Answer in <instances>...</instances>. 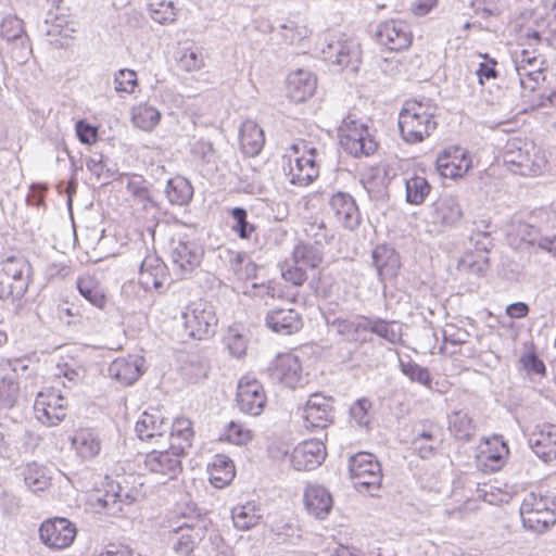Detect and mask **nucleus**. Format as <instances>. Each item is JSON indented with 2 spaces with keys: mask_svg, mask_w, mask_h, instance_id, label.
<instances>
[{
  "mask_svg": "<svg viewBox=\"0 0 556 556\" xmlns=\"http://www.w3.org/2000/svg\"><path fill=\"white\" fill-rule=\"evenodd\" d=\"M67 402L54 388L38 393L34 409L39 421L47 426H56L66 417Z\"/></svg>",
  "mask_w": 556,
  "mask_h": 556,
  "instance_id": "obj_13",
  "label": "nucleus"
},
{
  "mask_svg": "<svg viewBox=\"0 0 556 556\" xmlns=\"http://www.w3.org/2000/svg\"><path fill=\"white\" fill-rule=\"evenodd\" d=\"M86 167L97 178H112L116 170L110 167L106 163V159L101 153L94 152L86 161Z\"/></svg>",
  "mask_w": 556,
  "mask_h": 556,
  "instance_id": "obj_57",
  "label": "nucleus"
},
{
  "mask_svg": "<svg viewBox=\"0 0 556 556\" xmlns=\"http://www.w3.org/2000/svg\"><path fill=\"white\" fill-rule=\"evenodd\" d=\"M371 258L380 281L397 276L401 261L394 248L389 244H379L372 250Z\"/></svg>",
  "mask_w": 556,
  "mask_h": 556,
  "instance_id": "obj_27",
  "label": "nucleus"
},
{
  "mask_svg": "<svg viewBox=\"0 0 556 556\" xmlns=\"http://www.w3.org/2000/svg\"><path fill=\"white\" fill-rule=\"evenodd\" d=\"M268 375L273 381L282 383L288 388H295L304 382L301 362L292 353L279 354L270 363Z\"/></svg>",
  "mask_w": 556,
  "mask_h": 556,
  "instance_id": "obj_14",
  "label": "nucleus"
},
{
  "mask_svg": "<svg viewBox=\"0 0 556 556\" xmlns=\"http://www.w3.org/2000/svg\"><path fill=\"white\" fill-rule=\"evenodd\" d=\"M207 470L211 483L218 489L229 484L236 475L233 462L224 454L215 455L208 464Z\"/></svg>",
  "mask_w": 556,
  "mask_h": 556,
  "instance_id": "obj_37",
  "label": "nucleus"
},
{
  "mask_svg": "<svg viewBox=\"0 0 556 556\" xmlns=\"http://www.w3.org/2000/svg\"><path fill=\"white\" fill-rule=\"evenodd\" d=\"M210 526V519H198L191 526L188 523H169L167 527L168 542L176 553L189 555L195 544L205 538Z\"/></svg>",
  "mask_w": 556,
  "mask_h": 556,
  "instance_id": "obj_11",
  "label": "nucleus"
},
{
  "mask_svg": "<svg viewBox=\"0 0 556 556\" xmlns=\"http://www.w3.org/2000/svg\"><path fill=\"white\" fill-rule=\"evenodd\" d=\"M166 198L173 205H187L193 197V188L188 179L176 176L167 181Z\"/></svg>",
  "mask_w": 556,
  "mask_h": 556,
  "instance_id": "obj_41",
  "label": "nucleus"
},
{
  "mask_svg": "<svg viewBox=\"0 0 556 556\" xmlns=\"http://www.w3.org/2000/svg\"><path fill=\"white\" fill-rule=\"evenodd\" d=\"M191 154L194 159L199 160L207 167V170H215L217 168V152L210 140L199 139L191 148Z\"/></svg>",
  "mask_w": 556,
  "mask_h": 556,
  "instance_id": "obj_48",
  "label": "nucleus"
},
{
  "mask_svg": "<svg viewBox=\"0 0 556 556\" xmlns=\"http://www.w3.org/2000/svg\"><path fill=\"white\" fill-rule=\"evenodd\" d=\"M132 123L142 130H152L161 119V113L152 105L140 103L132 109Z\"/></svg>",
  "mask_w": 556,
  "mask_h": 556,
  "instance_id": "obj_45",
  "label": "nucleus"
},
{
  "mask_svg": "<svg viewBox=\"0 0 556 556\" xmlns=\"http://www.w3.org/2000/svg\"><path fill=\"white\" fill-rule=\"evenodd\" d=\"M503 162L509 172L525 177H535L543 173L546 159L532 142L514 138L506 143Z\"/></svg>",
  "mask_w": 556,
  "mask_h": 556,
  "instance_id": "obj_2",
  "label": "nucleus"
},
{
  "mask_svg": "<svg viewBox=\"0 0 556 556\" xmlns=\"http://www.w3.org/2000/svg\"><path fill=\"white\" fill-rule=\"evenodd\" d=\"M350 477L359 492L374 495L380 489L382 472L381 466L375 455L359 452L349 459Z\"/></svg>",
  "mask_w": 556,
  "mask_h": 556,
  "instance_id": "obj_7",
  "label": "nucleus"
},
{
  "mask_svg": "<svg viewBox=\"0 0 556 556\" xmlns=\"http://www.w3.org/2000/svg\"><path fill=\"white\" fill-rule=\"evenodd\" d=\"M333 399L321 393L312 394L303 408L306 427L325 429L333 422Z\"/></svg>",
  "mask_w": 556,
  "mask_h": 556,
  "instance_id": "obj_18",
  "label": "nucleus"
},
{
  "mask_svg": "<svg viewBox=\"0 0 556 556\" xmlns=\"http://www.w3.org/2000/svg\"><path fill=\"white\" fill-rule=\"evenodd\" d=\"M168 431L172 448L186 454V451L192 446L194 435L191 421L184 417L176 418L169 421Z\"/></svg>",
  "mask_w": 556,
  "mask_h": 556,
  "instance_id": "obj_38",
  "label": "nucleus"
},
{
  "mask_svg": "<svg viewBox=\"0 0 556 556\" xmlns=\"http://www.w3.org/2000/svg\"><path fill=\"white\" fill-rule=\"evenodd\" d=\"M143 358L129 355L113 361L109 366V375L123 386H130L143 374Z\"/></svg>",
  "mask_w": 556,
  "mask_h": 556,
  "instance_id": "obj_28",
  "label": "nucleus"
},
{
  "mask_svg": "<svg viewBox=\"0 0 556 556\" xmlns=\"http://www.w3.org/2000/svg\"><path fill=\"white\" fill-rule=\"evenodd\" d=\"M332 496L330 492L321 485H309L304 493V505L309 515L316 519L327 518L332 509Z\"/></svg>",
  "mask_w": 556,
  "mask_h": 556,
  "instance_id": "obj_31",
  "label": "nucleus"
},
{
  "mask_svg": "<svg viewBox=\"0 0 556 556\" xmlns=\"http://www.w3.org/2000/svg\"><path fill=\"white\" fill-rule=\"evenodd\" d=\"M219 257L227 261L229 269L239 280H248L256 276L257 265L245 252L223 249L219 250Z\"/></svg>",
  "mask_w": 556,
  "mask_h": 556,
  "instance_id": "obj_33",
  "label": "nucleus"
},
{
  "mask_svg": "<svg viewBox=\"0 0 556 556\" xmlns=\"http://www.w3.org/2000/svg\"><path fill=\"white\" fill-rule=\"evenodd\" d=\"M223 438L229 443L242 445L251 440V432L242 425L231 421L225 428Z\"/></svg>",
  "mask_w": 556,
  "mask_h": 556,
  "instance_id": "obj_59",
  "label": "nucleus"
},
{
  "mask_svg": "<svg viewBox=\"0 0 556 556\" xmlns=\"http://www.w3.org/2000/svg\"><path fill=\"white\" fill-rule=\"evenodd\" d=\"M438 106L433 100L421 98L405 102L399 114V128L404 141L418 143L437 129Z\"/></svg>",
  "mask_w": 556,
  "mask_h": 556,
  "instance_id": "obj_1",
  "label": "nucleus"
},
{
  "mask_svg": "<svg viewBox=\"0 0 556 556\" xmlns=\"http://www.w3.org/2000/svg\"><path fill=\"white\" fill-rule=\"evenodd\" d=\"M266 326L274 332L289 336L298 332L302 326L301 315L293 308H274L266 314Z\"/></svg>",
  "mask_w": 556,
  "mask_h": 556,
  "instance_id": "obj_26",
  "label": "nucleus"
},
{
  "mask_svg": "<svg viewBox=\"0 0 556 556\" xmlns=\"http://www.w3.org/2000/svg\"><path fill=\"white\" fill-rule=\"evenodd\" d=\"M519 77L520 86L531 91L535 90L542 80L545 79L543 68H526L523 65L515 66Z\"/></svg>",
  "mask_w": 556,
  "mask_h": 556,
  "instance_id": "obj_55",
  "label": "nucleus"
},
{
  "mask_svg": "<svg viewBox=\"0 0 556 556\" xmlns=\"http://www.w3.org/2000/svg\"><path fill=\"white\" fill-rule=\"evenodd\" d=\"M177 55V65L184 72L200 71L204 66L202 49L194 43L182 46Z\"/></svg>",
  "mask_w": 556,
  "mask_h": 556,
  "instance_id": "obj_43",
  "label": "nucleus"
},
{
  "mask_svg": "<svg viewBox=\"0 0 556 556\" xmlns=\"http://www.w3.org/2000/svg\"><path fill=\"white\" fill-rule=\"evenodd\" d=\"M232 218L231 230L238 235L240 239L248 240L255 232L256 226L248 220V211L244 207H233L229 212Z\"/></svg>",
  "mask_w": 556,
  "mask_h": 556,
  "instance_id": "obj_51",
  "label": "nucleus"
},
{
  "mask_svg": "<svg viewBox=\"0 0 556 556\" xmlns=\"http://www.w3.org/2000/svg\"><path fill=\"white\" fill-rule=\"evenodd\" d=\"M448 430L459 441H470L476 433V425L466 410H454L448 417Z\"/></svg>",
  "mask_w": 556,
  "mask_h": 556,
  "instance_id": "obj_39",
  "label": "nucleus"
},
{
  "mask_svg": "<svg viewBox=\"0 0 556 556\" xmlns=\"http://www.w3.org/2000/svg\"><path fill=\"white\" fill-rule=\"evenodd\" d=\"M315 89L316 78L307 71L299 70L288 76L287 94L293 102L300 103L307 100Z\"/></svg>",
  "mask_w": 556,
  "mask_h": 556,
  "instance_id": "obj_32",
  "label": "nucleus"
},
{
  "mask_svg": "<svg viewBox=\"0 0 556 556\" xmlns=\"http://www.w3.org/2000/svg\"><path fill=\"white\" fill-rule=\"evenodd\" d=\"M116 91L131 92L137 84V75L134 71L119 70L114 78Z\"/></svg>",
  "mask_w": 556,
  "mask_h": 556,
  "instance_id": "obj_61",
  "label": "nucleus"
},
{
  "mask_svg": "<svg viewBox=\"0 0 556 556\" xmlns=\"http://www.w3.org/2000/svg\"><path fill=\"white\" fill-rule=\"evenodd\" d=\"M56 375L67 380L68 384L64 381L62 382L64 387L72 388L85 379L86 368L81 364L72 359L71 362L59 363Z\"/></svg>",
  "mask_w": 556,
  "mask_h": 556,
  "instance_id": "obj_52",
  "label": "nucleus"
},
{
  "mask_svg": "<svg viewBox=\"0 0 556 556\" xmlns=\"http://www.w3.org/2000/svg\"><path fill=\"white\" fill-rule=\"evenodd\" d=\"M555 509L554 501L531 492L526 495L520 506V516Z\"/></svg>",
  "mask_w": 556,
  "mask_h": 556,
  "instance_id": "obj_54",
  "label": "nucleus"
},
{
  "mask_svg": "<svg viewBox=\"0 0 556 556\" xmlns=\"http://www.w3.org/2000/svg\"><path fill=\"white\" fill-rule=\"evenodd\" d=\"M76 135L81 143L92 144L98 138V130L84 119L76 123Z\"/></svg>",
  "mask_w": 556,
  "mask_h": 556,
  "instance_id": "obj_63",
  "label": "nucleus"
},
{
  "mask_svg": "<svg viewBox=\"0 0 556 556\" xmlns=\"http://www.w3.org/2000/svg\"><path fill=\"white\" fill-rule=\"evenodd\" d=\"M168 280L166 264L155 254H148L141 262L139 282L146 289L161 290Z\"/></svg>",
  "mask_w": 556,
  "mask_h": 556,
  "instance_id": "obj_24",
  "label": "nucleus"
},
{
  "mask_svg": "<svg viewBox=\"0 0 556 556\" xmlns=\"http://www.w3.org/2000/svg\"><path fill=\"white\" fill-rule=\"evenodd\" d=\"M72 445L81 459H93L99 455L102 445L99 430L96 428L77 429L72 438Z\"/></svg>",
  "mask_w": 556,
  "mask_h": 556,
  "instance_id": "obj_30",
  "label": "nucleus"
},
{
  "mask_svg": "<svg viewBox=\"0 0 556 556\" xmlns=\"http://www.w3.org/2000/svg\"><path fill=\"white\" fill-rule=\"evenodd\" d=\"M437 168L445 178H460L471 168V159L467 149L458 146L446 148L437 157Z\"/></svg>",
  "mask_w": 556,
  "mask_h": 556,
  "instance_id": "obj_16",
  "label": "nucleus"
},
{
  "mask_svg": "<svg viewBox=\"0 0 556 556\" xmlns=\"http://www.w3.org/2000/svg\"><path fill=\"white\" fill-rule=\"evenodd\" d=\"M293 262L299 264L305 270L306 268L316 269L323 262L320 251L308 244L296 245L293 250Z\"/></svg>",
  "mask_w": 556,
  "mask_h": 556,
  "instance_id": "obj_49",
  "label": "nucleus"
},
{
  "mask_svg": "<svg viewBox=\"0 0 556 556\" xmlns=\"http://www.w3.org/2000/svg\"><path fill=\"white\" fill-rule=\"evenodd\" d=\"M399 367L401 372L406 376L412 382L419 383L425 388L432 390L433 379L427 367H422L407 357L406 359H399Z\"/></svg>",
  "mask_w": 556,
  "mask_h": 556,
  "instance_id": "obj_44",
  "label": "nucleus"
},
{
  "mask_svg": "<svg viewBox=\"0 0 556 556\" xmlns=\"http://www.w3.org/2000/svg\"><path fill=\"white\" fill-rule=\"evenodd\" d=\"M325 457V444L320 440H307L294 447L291 464L299 471L313 470L324 462Z\"/></svg>",
  "mask_w": 556,
  "mask_h": 556,
  "instance_id": "obj_22",
  "label": "nucleus"
},
{
  "mask_svg": "<svg viewBox=\"0 0 556 556\" xmlns=\"http://www.w3.org/2000/svg\"><path fill=\"white\" fill-rule=\"evenodd\" d=\"M262 517V508L251 502L243 505H237L231 509L233 526L241 531H247L255 527Z\"/></svg>",
  "mask_w": 556,
  "mask_h": 556,
  "instance_id": "obj_40",
  "label": "nucleus"
},
{
  "mask_svg": "<svg viewBox=\"0 0 556 556\" xmlns=\"http://www.w3.org/2000/svg\"><path fill=\"white\" fill-rule=\"evenodd\" d=\"M497 62L494 59H490L485 55V61L479 64L476 75L480 85H484L485 80L494 79L497 77L496 71Z\"/></svg>",
  "mask_w": 556,
  "mask_h": 556,
  "instance_id": "obj_64",
  "label": "nucleus"
},
{
  "mask_svg": "<svg viewBox=\"0 0 556 556\" xmlns=\"http://www.w3.org/2000/svg\"><path fill=\"white\" fill-rule=\"evenodd\" d=\"M266 395L260 381L250 377H242L238 383L237 404L241 412L257 416L265 406Z\"/></svg>",
  "mask_w": 556,
  "mask_h": 556,
  "instance_id": "obj_17",
  "label": "nucleus"
},
{
  "mask_svg": "<svg viewBox=\"0 0 556 556\" xmlns=\"http://www.w3.org/2000/svg\"><path fill=\"white\" fill-rule=\"evenodd\" d=\"M519 77L520 86L531 91L535 90L542 80L545 79L543 68H526L523 65L515 66Z\"/></svg>",
  "mask_w": 556,
  "mask_h": 556,
  "instance_id": "obj_56",
  "label": "nucleus"
},
{
  "mask_svg": "<svg viewBox=\"0 0 556 556\" xmlns=\"http://www.w3.org/2000/svg\"><path fill=\"white\" fill-rule=\"evenodd\" d=\"M365 330L391 344H399L402 341L403 324L397 320L382 319L378 316H366Z\"/></svg>",
  "mask_w": 556,
  "mask_h": 556,
  "instance_id": "obj_34",
  "label": "nucleus"
},
{
  "mask_svg": "<svg viewBox=\"0 0 556 556\" xmlns=\"http://www.w3.org/2000/svg\"><path fill=\"white\" fill-rule=\"evenodd\" d=\"M77 289L81 296L98 308H103L106 299L99 283L90 276L77 279Z\"/></svg>",
  "mask_w": 556,
  "mask_h": 556,
  "instance_id": "obj_47",
  "label": "nucleus"
},
{
  "mask_svg": "<svg viewBox=\"0 0 556 556\" xmlns=\"http://www.w3.org/2000/svg\"><path fill=\"white\" fill-rule=\"evenodd\" d=\"M239 141L245 155L255 156L265 144L264 130L255 122L248 119L241 124Z\"/></svg>",
  "mask_w": 556,
  "mask_h": 556,
  "instance_id": "obj_35",
  "label": "nucleus"
},
{
  "mask_svg": "<svg viewBox=\"0 0 556 556\" xmlns=\"http://www.w3.org/2000/svg\"><path fill=\"white\" fill-rule=\"evenodd\" d=\"M329 205L338 222L345 228L353 230L361 224V213L351 194L339 191L332 194Z\"/></svg>",
  "mask_w": 556,
  "mask_h": 556,
  "instance_id": "obj_25",
  "label": "nucleus"
},
{
  "mask_svg": "<svg viewBox=\"0 0 556 556\" xmlns=\"http://www.w3.org/2000/svg\"><path fill=\"white\" fill-rule=\"evenodd\" d=\"M169 430V419L160 408H150L141 414L136 422V433L142 441L163 437Z\"/></svg>",
  "mask_w": 556,
  "mask_h": 556,
  "instance_id": "obj_23",
  "label": "nucleus"
},
{
  "mask_svg": "<svg viewBox=\"0 0 556 556\" xmlns=\"http://www.w3.org/2000/svg\"><path fill=\"white\" fill-rule=\"evenodd\" d=\"M339 141L344 151L354 157L374 154L378 144L364 123L348 116L339 127Z\"/></svg>",
  "mask_w": 556,
  "mask_h": 556,
  "instance_id": "obj_5",
  "label": "nucleus"
},
{
  "mask_svg": "<svg viewBox=\"0 0 556 556\" xmlns=\"http://www.w3.org/2000/svg\"><path fill=\"white\" fill-rule=\"evenodd\" d=\"M281 275L286 281L294 286H302L307 279L306 270L294 262L292 265L282 267Z\"/></svg>",
  "mask_w": 556,
  "mask_h": 556,
  "instance_id": "obj_62",
  "label": "nucleus"
},
{
  "mask_svg": "<svg viewBox=\"0 0 556 556\" xmlns=\"http://www.w3.org/2000/svg\"><path fill=\"white\" fill-rule=\"evenodd\" d=\"M76 534L75 525L63 517L48 519L39 528L41 542L52 549H64L71 546Z\"/></svg>",
  "mask_w": 556,
  "mask_h": 556,
  "instance_id": "obj_12",
  "label": "nucleus"
},
{
  "mask_svg": "<svg viewBox=\"0 0 556 556\" xmlns=\"http://www.w3.org/2000/svg\"><path fill=\"white\" fill-rule=\"evenodd\" d=\"M182 455L181 452L174 451L169 445V448L166 451H152L147 454L144 466L153 473L161 475L167 479H174L182 470L180 460Z\"/></svg>",
  "mask_w": 556,
  "mask_h": 556,
  "instance_id": "obj_21",
  "label": "nucleus"
},
{
  "mask_svg": "<svg viewBox=\"0 0 556 556\" xmlns=\"http://www.w3.org/2000/svg\"><path fill=\"white\" fill-rule=\"evenodd\" d=\"M327 324L345 342L366 343L371 341L370 338L362 337V332H366V316L364 315L356 316L354 319H328Z\"/></svg>",
  "mask_w": 556,
  "mask_h": 556,
  "instance_id": "obj_29",
  "label": "nucleus"
},
{
  "mask_svg": "<svg viewBox=\"0 0 556 556\" xmlns=\"http://www.w3.org/2000/svg\"><path fill=\"white\" fill-rule=\"evenodd\" d=\"M463 216L458 200L453 195L441 197L433 203L432 218L434 223L453 226Z\"/></svg>",
  "mask_w": 556,
  "mask_h": 556,
  "instance_id": "obj_36",
  "label": "nucleus"
},
{
  "mask_svg": "<svg viewBox=\"0 0 556 556\" xmlns=\"http://www.w3.org/2000/svg\"><path fill=\"white\" fill-rule=\"evenodd\" d=\"M135 501L119 482L105 478L103 488L94 491L89 502L98 513H105L110 516H118L123 511L124 505H130Z\"/></svg>",
  "mask_w": 556,
  "mask_h": 556,
  "instance_id": "obj_10",
  "label": "nucleus"
},
{
  "mask_svg": "<svg viewBox=\"0 0 556 556\" xmlns=\"http://www.w3.org/2000/svg\"><path fill=\"white\" fill-rule=\"evenodd\" d=\"M525 528L535 532H544L556 522V508L521 516Z\"/></svg>",
  "mask_w": 556,
  "mask_h": 556,
  "instance_id": "obj_50",
  "label": "nucleus"
},
{
  "mask_svg": "<svg viewBox=\"0 0 556 556\" xmlns=\"http://www.w3.org/2000/svg\"><path fill=\"white\" fill-rule=\"evenodd\" d=\"M375 38L390 51H402L412 45V33L403 21L389 20L378 24Z\"/></svg>",
  "mask_w": 556,
  "mask_h": 556,
  "instance_id": "obj_15",
  "label": "nucleus"
},
{
  "mask_svg": "<svg viewBox=\"0 0 556 556\" xmlns=\"http://www.w3.org/2000/svg\"><path fill=\"white\" fill-rule=\"evenodd\" d=\"M372 403L367 397L356 400L350 407L351 419L358 426L367 428L372 419Z\"/></svg>",
  "mask_w": 556,
  "mask_h": 556,
  "instance_id": "obj_53",
  "label": "nucleus"
},
{
  "mask_svg": "<svg viewBox=\"0 0 556 556\" xmlns=\"http://www.w3.org/2000/svg\"><path fill=\"white\" fill-rule=\"evenodd\" d=\"M528 445L543 462L556 459V425H536L528 434Z\"/></svg>",
  "mask_w": 556,
  "mask_h": 556,
  "instance_id": "obj_20",
  "label": "nucleus"
},
{
  "mask_svg": "<svg viewBox=\"0 0 556 556\" xmlns=\"http://www.w3.org/2000/svg\"><path fill=\"white\" fill-rule=\"evenodd\" d=\"M169 255L175 274L185 279L190 277L201 265L204 250L195 240L186 235L172 238Z\"/></svg>",
  "mask_w": 556,
  "mask_h": 556,
  "instance_id": "obj_6",
  "label": "nucleus"
},
{
  "mask_svg": "<svg viewBox=\"0 0 556 556\" xmlns=\"http://www.w3.org/2000/svg\"><path fill=\"white\" fill-rule=\"evenodd\" d=\"M18 395V386L13 381H2L0 383V407L12 408L15 405Z\"/></svg>",
  "mask_w": 556,
  "mask_h": 556,
  "instance_id": "obj_60",
  "label": "nucleus"
},
{
  "mask_svg": "<svg viewBox=\"0 0 556 556\" xmlns=\"http://www.w3.org/2000/svg\"><path fill=\"white\" fill-rule=\"evenodd\" d=\"M30 265L23 257L10 256L0 262V299L20 300L28 289Z\"/></svg>",
  "mask_w": 556,
  "mask_h": 556,
  "instance_id": "obj_4",
  "label": "nucleus"
},
{
  "mask_svg": "<svg viewBox=\"0 0 556 556\" xmlns=\"http://www.w3.org/2000/svg\"><path fill=\"white\" fill-rule=\"evenodd\" d=\"M225 340L232 356L241 358L245 355L248 340L238 329L230 328Z\"/></svg>",
  "mask_w": 556,
  "mask_h": 556,
  "instance_id": "obj_58",
  "label": "nucleus"
},
{
  "mask_svg": "<svg viewBox=\"0 0 556 556\" xmlns=\"http://www.w3.org/2000/svg\"><path fill=\"white\" fill-rule=\"evenodd\" d=\"M406 201L419 205L425 202L431 191V186L425 177L414 175L405 180Z\"/></svg>",
  "mask_w": 556,
  "mask_h": 556,
  "instance_id": "obj_46",
  "label": "nucleus"
},
{
  "mask_svg": "<svg viewBox=\"0 0 556 556\" xmlns=\"http://www.w3.org/2000/svg\"><path fill=\"white\" fill-rule=\"evenodd\" d=\"M0 36L9 43L14 45L16 59L24 62L31 54L29 38L24 28V22L15 15L3 17L0 24Z\"/></svg>",
  "mask_w": 556,
  "mask_h": 556,
  "instance_id": "obj_19",
  "label": "nucleus"
},
{
  "mask_svg": "<svg viewBox=\"0 0 556 556\" xmlns=\"http://www.w3.org/2000/svg\"><path fill=\"white\" fill-rule=\"evenodd\" d=\"M185 333L194 340H205L215 334L218 319L214 306L205 301L192 303L182 313Z\"/></svg>",
  "mask_w": 556,
  "mask_h": 556,
  "instance_id": "obj_8",
  "label": "nucleus"
},
{
  "mask_svg": "<svg viewBox=\"0 0 556 556\" xmlns=\"http://www.w3.org/2000/svg\"><path fill=\"white\" fill-rule=\"evenodd\" d=\"M321 53L324 60L336 66L337 71L348 70L355 73L362 62L361 45L354 38L330 40L321 49Z\"/></svg>",
  "mask_w": 556,
  "mask_h": 556,
  "instance_id": "obj_9",
  "label": "nucleus"
},
{
  "mask_svg": "<svg viewBox=\"0 0 556 556\" xmlns=\"http://www.w3.org/2000/svg\"><path fill=\"white\" fill-rule=\"evenodd\" d=\"M22 473L26 486L34 493L45 491L50 485L47 468L36 462L26 464Z\"/></svg>",
  "mask_w": 556,
  "mask_h": 556,
  "instance_id": "obj_42",
  "label": "nucleus"
},
{
  "mask_svg": "<svg viewBox=\"0 0 556 556\" xmlns=\"http://www.w3.org/2000/svg\"><path fill=\"white\" fill-rule=\"evenodd\" d=\"M290 154L283 155L288 160L283 172L290 184L305 187L312 184L319 175V152L305 141L294 142L288 149Z\"/></svg>",
  "mask_w": 556,
  "mask_h": 556,
  "instance_id": "obj_3",
  "label": "nucleus"
}]
</instances>
